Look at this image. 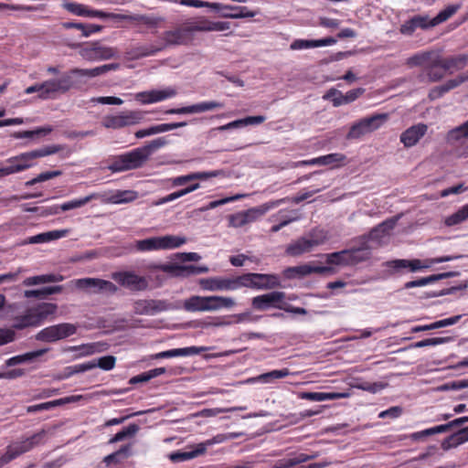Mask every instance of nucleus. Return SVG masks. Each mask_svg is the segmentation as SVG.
Returning <instances> with one entry per match:
<instances>
[{
	"label": "nucleus",
	"instance_id": "40",
	"mask_svg": "<svg viewBox=\"0 0 468 468\" xmlns=\"http://www.w3.org/2000/svg\"><path fill=\"white\" fill-rule=\"evenodd\" d=\"M446 142L449 144L463 143L468 139V120L463 123L451 129L446 134Z\"/></svg>",
	"mask_w": 468,
	"mask_h": 468
},
{
	"label": "nucleus",
	"instance_id": "21",
	"mask_svg": "<svg viewBox=\"0 0 468 468\" xmlns=\"http://www.w3.org/2000/svg\"><path fill=\"white\" fill-rule=\"evenodd\" d=\"M150 270H160L174 276H188L192 274L206 273L208 268L206 266H179L176 264H151Z\"/></svg>",
	"mask_w": 468,
	"mask_h": 468
},
{
	"label": "nucleus",
	"instance_id": "18",
	"mask_svg": "<svg viewBox=\"0 0 468 468\" xmlns=\"http://www.w3.org/2000/svg\"><path fill=\"white\" fill-rule=\"evenodd\" d=\"M80 56L89 61L110 59L117 56V50L113 48L93 42L83 47L80 50Z\"/></svg>",
	"mask_w": 468,
	"mask_h": 468
},
{
	"label": "nucleus",
	"instance_id": "5",
	"mask_svg": "<svg viewBox=\"0 0 468 468\" xmlns=\"http://www.w3.org/2000/svg\"><path fill=\"white\" fill-rule=\"evenodd\" d=\"M46 436V431L41 430L40 431L33 434L32 436L26 438L20 441H15L6 447V452L0 457V468L10 463L18 456L31 451L36 446L43 443Z\"/></svg>",
	"mask_w": 468,
	"mask_h": 468
},
{
	"label": "nucleus",
	"instance_id": "28",
	"mask_svg": "<svg viewBox=\"0 0 468 468\" xmlns=\"http://www.w3.org/2000/svg\"><path fill=\"white\" fill-rule=\"evenodd\" d=\"M428 126L424 123H418L408 128L400 135V142L405 147L414 146L427 133Z\"/></svg>",
	"mask_w": 468,
	"mask_h": 468
},
{
	"label": "nucleus",
	"instance_id": "17",
	"mask_svg": "<svg viewBox=\"0 0 468 468\" xmlns=\"http://www.w3.org/2000/svg\"><path fill=\"white\" fill-rule=\"evenodd\" d=\"M285 297L284 292L272 291L253 297L251 299V306L256 311H267L271 308L282 310Z\"/></svg>",
	"mask_w": 468,
	"mask_h": 468
},
{
	"label": "nucleus",
	"instance_id": "48",
	"mask_svg": "<svg viewBox=\"0 0 468 468\" xmlns=\"http://www.w3.org/2000/svg\"><path fill=\"white\" fill-rule=\"evenodd\" d=\"M63 27L66 29L75 28L81 31L82 37H90L91 34L100 32L102 28L101 26L94 25V24H84V23H75V22H65L63 23Z\"/></svg>",
	"mask_w": 468,
	"mask_h": 468
},
{
	"label": "nucleus",
	"instance_id": "22",
	"mask_svg": "<svg viewBox=\"0 0 468 468\" xmlns=\"http://www.w3.org/2000/svg\"><path fill=\"white\" fill-rule=\"evenodd\" d=\"M186 25L190 36L194 32L225 31L230 28L229 22L210 21L204 17Z\"/></svg>",
	"mask_w": 468,
	"mask_h": 468
},
{
	"label": "nucleus",
	"instance_id": "63",
	"mask_svg": "<svg viewBox=\"0 0 468 468\" xmlns=\"http://www.w3.org/2000/svg\"><path fill=\"white\" fill-rule=\"evenodd\" d=\"M61 175V171L59 170H57V171H47V172H44V173H41L39 174L37 176L34 177L33 179L29 180V181H27L25 183V185L27 186H34L37 183H41V182H44V181H48V180H50L52 178H55L58 176Z\"/></svg>",
	"mask_w": 468,
	"mask_h": 468
},
{
	"label": "nucleus",
	"instance_id": "25",
	"mask_svg": "<svg viewBox=\"0 0 468 468\" xmlns=\"http://www.w3.org/2000/svg\"><path fill=\"white\" fill-rule=\"evenodd\" d=\"M5 163L7 165L3 166L0 162V177L7 176L16 173H19L30 168L24 154L8 158Z\"/></svg>",
	"mask_w": 468,
	"mask_h": 468
},
{
	"label": "nucleus",
	"instance_id": "1",
	"mask_svg": "<svg viewBox=\"0 0 468 468\" xmlns=\"http://www.w3.org/2000/svg\"><path fill=\"white\" fill-rule=\"evenodd\" d=\"M166 144L165 137H158L142 147L116 156L108 168L113 173L138 169L144 166L155 151Z\"/></svg>",
	"mask_w": 468,
	"mask_h": 468
},
{
	"label": "nucleus",
	"instance_id": "41",
	"mask_svg": "<svg viewBox=\"0 0 468 468\" xmlns=\"http://www.w3.org/2000/svg\"><path fill=\"white\" fill-rule=\"evenodd\" d=\"M466 441H468V426L447 437L442 441L441 448L446 451L451 448L457 447Z\"/></svg>",
	"mask_w": 468,
	"mask_h": 468
},
{
	"label": "nucleus",
	"instance_id": "9",
	"mask_svg": "<svg viewBox=\"0 0 468 468\" xmlns=\"http://www.w3.org/2000/svg\"><path fill=\"white\" fill-rule=\"evenodd\" d=\"M387 113H378L366 117L354 123L346 135L347 139H358L379 129L387 121Z\"/></svg>",
	"mask_w": 468,
	"mask_h": 468
},
{
	"label": "nucleus",
	"instance_id": "33",
	"mask_svg": "<svg viewBox=\"0 0 468 468\" xmlns=\"http://www.w3.org/2000/svg\"><path fill=\"white\" fill-rule=\"evenodd\" d=\"M106 68L104 65L99 66L93 69H72L68 72H64V74H68L70 76L71 81L75 82V87L79 85L81 81L78 79L80 78H95L100 75L105 74Z\"/></svg>",
	"mask_w": 468,
	"mask_h": 468
},
{
	"label": "nucleus",
	"instance_id": "36",
	"mask_svg": "<svg viewBox=\"0 0 468 468\" xmlns=\"http://www.w3.org/2000/svg\"><path fill=\"white\" fill-rule=\"evenodd\" d=\"M109 344L106 342H96L90 344H83L80 346H69L66 351H80L79 356H88L96 353L107 351Z\"/></svg>",
	"mask_w": 468,
	"mask_h": 468
},
{
	"label": "nucleus",
	"instance_id": "47",
	"mask_svg": "<svg viewBox=\"0 0 468 468\" xmlns=\"http://www.w3.org/2000/svg\"><path fill=\"white\" fill-rule=\"evenodd\" d=\"M63 276L60 274H42L25 279L23 284L26 286H34L44 283L58 282L63 281Z\"/></svg>",
	"mask_w": 468,
	"mask_h": 468
},
{
	"label": "nucleus",
	"instance_id": "29",
	"mask_svg": "<svg viewBox=\"0 0 468 468\" xmlns=\"http://www.w3.org/2000/svg\"><path fill=\"white\" fill-rule=\"evenodd\" d=\"M160 48L157 41L149 44H138L132 46L127 51L126 55L130 59H139L144 57L154 56L160 52Z\"/></svg>",
	"mask_w": 468,
	"mask_h": 468
},
{
	"label": "nucleus",
	"instance_id": "26",
	"mask_svg": "<svg viewBox=\"0 0 468 468\" xmlns=\"http://www.w3.org/2000/svg\"><path fill=\"white\" fill-rule=\"evenodd\" d=\"M433 27L429 16H415L400 26L399 32L405 36H411L418 28L425 30Z\"/></svg>",
	"mask_w": 468,
	"mask_h": 468
},
{
	"label": "nucleus",
	"instance_id": "27",
	"mask_svg": "<svg viewBox=\"0 0 468 468\" xmlns=\"http://www.w3.org/2000/svg\"><path fill=\"white\" fill-rule=\"evenodd\" d=\"M331 267L327 266H312L310 264H303L295 267H289L285 270V276L289 279L302 278L312 273H325L330 271Z\"/></svg>",
	"mask_w": 468,
	"mask_h": 468
},
{
	"label": "nucleus",
	"instance_id": "37",
	"mask_svg": "<svg viewBox=\"0 0 468 468\" xmlns=\"http://www.w3.org/2000/svg\"><path fill=\"white\" fill-rule=\"evenodd\" d=\"M14 321L13 327L17 330L40 324L34 307L28 308L25 314L16 316Z\"/></svg>",
	"mask_w": 468,
	"mask_h": 468
},
{
	"label": "nucleus",
	"instance_id": "51",
	"mask_svg": "<svg viewBox=\"0 0 468 468\" xmlns=\"http://www.w3.org/2000/svg\"><path fill=\"white\" fill-rule=\"evenodd\" d=\"M52 131H53L52 126L46 125V126L39 127V128H37L36 130H32V131L15 132L12 133L11 136L16 139H23V138L32 139V138H35L37 136L47 135V134L50 133Z\"/></svg>",
	"mask_w": 468,
	"mask_h": 468
},
{
	"label": "nucleus",
	"instance_id": "64",
	"mask_svg": "<svg viewBox=\"0 0 468 468\" xmlns=\"http://www.w3.org/2000/svg\"><path fill=\"white\" fill-rule=\"evenodd\" d=\"M324 98L330 100L335 107H339L345 104L344 94L336 89H330Z\"/></svg>",
	"mask_w": 468,
	"mask_h": 468
},
{
	"label": "nucleus",
	"instance_id": "16",
	"mask_svg": "<svg viewBox=\"0 0 468 468\" xmlns=\"http://www.w3.org/2000/svg\"><path fill=\"white\" fill-rule=\"evenodd\" d=\"M225 441V436L222 434H218L212 439L207 440L206 441L200 442L197 444L193 450L191 451H177L169 453L168 458L173 463H181L189 461L196 457H198L204 454L208 446H211L216 443H221Z\"/></svg>",
	"mask_w": 468,
	"mask_h": 468
},
{
	"label": "nucleus",
	"instance_id": "11",
	"mask_svg": "<svg viewBox=\"0 0 468 468\" xmlns=\"http://www.w3.org/2000/svg\"><path fill=\"white\" fill-rule=\"evenodd\" d=\"M76 332V325L62 323L43 328L35 335V338L40 342L54 343L73 335Z\"/></svg>",
	"mask_w": 468,
	"mask_h": 468
},
{
	"label": "nucleus",
	"instance_id": "7",
	"mask_svg": "<svg viewBox=\"0 0 468 468\" xmlns=\"http://www.w3.org/2000/svg\"><path fill=\"white\" fill-rule=\"evenodd\" d=\"M326 239L327 237L324 231L313 230L308 235L291 243L287 247L286 252L291 256H299L310 252L317 246L324 244Z\"/></svg>",
	"mask_w": 468,
	"mask_h": 468
},
{
	"label": "nucleus",
	"instance_id": "42",
	"mask_svg": "<svg viewBox=\"0 0 468 468\" xmlns=\"http://www.w3.org/2000/svg\"><path fill=\"white\" fill-rule=\"evenodd\" d=\"M291 375L288 368H282L279 370H272L267 373H263L256 378H251L247 380L248 383H255L257 381L263 383H271L276 379L283 378Z\"/></svg>",
	"mask_w": 468,
	"mask_h": 468
},
{
	"label": "nucleus",
	"instance_id": "58",
	"mask_svg": "<svg viewBox=\"0 0 468 468\" xmlns=\"http://www.w3.org/2000/svg\"><path fill=\"white\" fill-rule=\"evenodd\" d=\"M468 219V204L462 207L455 213L449 216L445 219V224L447 226H454L458 225Z\"/></svg>",
	"mask_w": 468,
	"mask_h": 468
},
{
	"label": "nucleus",
	"instance_id": "44",
	"mask_svg": "<svg viewBox=\"0 0 468 468\" xmlns=\"http://www.w3.org/2000/svg\"><path fill=\"white\" fill-rule=\"evenodd\" d=\"M137 192L133 190L116 191L105 198V202L112 204H126L135 200Z\"/></svg>",
	"mask_w": 468,
	"mask_h": 468
},
{
	"label": "nucleus",
	"instance_id": "38",
	"mask_svg": "<svg viewBox=\"0 0 468 468\" xmlns=\"http://www.w3.org/2000/svg\"><path fill=\"white\" fill-rule=\"evenodd\" d=\"M63 147L58 144L48 145L30 152L23 153L30 167L34 165V160L37 158L48 156L59 152Z\"/></svg>",
	"mask_w": 468,
	"mask_h": 468
},
{
	"label": "nucleus",
	"instance_id": "3",
	"mask_svg": "<svg viewBox=\"0 0 468 468\" xmlns=\"http://www.w3.org/2000/svg\"><path fill=\"white\" fill-rule=\"evenodd\" d=\"M74 86L75 82L71 81L70 76L63 73L58 79L48 80L27 87L25 93L37 92V98L41 100L56 99L58 95L68 92Z\"/></svg>",
	"mask_w": 468,
	"mask_h": 468
},
{
	"label": "nucleus",
	"instance_id": "61",
	"mask_svg": "<svg viewBox=\"0 0 468 468\" xmlns=\"http://www.w3.org/2000/svg\"><path fill=\"white\" fill-rule=\"evenodd\" d=\"M95 367H100L102 370L109 371L114 368L116 364V357L114 356H105L98 359L91 360Z\"/></svg>",
	"mask_w": 468,
	"mask_h": 468
},
{
	"label": "nucleus",
	"instance_id": "43",
	"mask_svg": "<svg viewBox=\"0 0 468 468\" xmlns=\"http://www.w3.org/2000/svg\"><path fill=\"white\" fill-rule=\"evenodd\" d=\"M348 396L347 393H338V392H303L301 394V399H308L312 401H325L332 400L336 399L346 398Z\"/></svg>",
	"mask_w": 468,
	"mask_h": 468
},
{
	"label": "nucleus",
	"instance_id": "14",
	"mask_svg": "<svg viewBox=\"0 0 468 468\" xmlns=\"http://www.w3.org/2000/svg\"><path fill=\"white\" fill-rule=\"evenodd\" d=\"M200 287L208 292H230L240 289V275L236 277H211L199 280Z\"/></svg>",
	"mask_w": 468,
	"mask_h": 468
},
{
	"label": "nucleus",
	"instance_id": "45",
	"mask_svg": "<svg viewBox=\"0 0 468 468\" xmlns=\"http://www.w3.org/2000/svg\"><path fill=\"white\" fill-rule=\"evenodd\" d=\"M461 318H462V315H455L452 317L436 321L430 324L415 326L412 328V332L417 333V332L434 330V329H438V328H441V327L453 325V324H457Z\"/></svg>",
	"mask_w": 468,
	"mask_h": 468
},
{
	"label": "nucleus",
	"instance_id": "34",
	"mask_svg": "<svg viewBox=\"0 0 468 468\" xmlns=\"http://www.w3.org/2000/svg\"><path fill=\"white\" fill-rule=\"evenodd\" d=\"M336 43V39L334 37H325L323 39H296L294 40L290 48L292 50H299V49H306V48H319L324 46H331Z\"/></svg>",
	"mask_w": 468,
	"mask_h": 468
},
{
	"label": "nucleus",
	"instance_id": "57",
	"mask_svg": "<svg viewBox=\"0 0 468 468\" xmlns=\"http://www.w3.org/2000/svg\"><path fill=\"white\" fill-rule=\"evenodd\" d=\"M140 430L139 426L135 423L130 424L129 426L123 428L122 431L117 432L112 438L110 439L109 443H115L118 441H122L127 438H131L134 436L138 431Z\"/></svg>",
	"mask_w": 468,
	"mask_h": 468
},
{
	"label": "nucleus",
	"instance_id": "35",
	"mask_svg": "<svg viewBox=\"0 0 468 468\" xmlns=\"http://www.w3.org/2000/svg\"><path fill=\"white\" fill-rule=\"evenodd\" d=\"M49 348H42L22 355L15 356L5 361L6 367H14L19 364H29L35 362L37 358L46 354Z\"/></svg>",
	"mask_w": 468,
	"mask_h": 468
},
{
	"label": "nucleus",
	"instance_id": "32",
	"mask_svg": "<svg viewBox=\"0 0 468 468\" xmlns=\"http://www.w3.org/2000/svg\"><path fill=\"white\" fill-rule=\"evenodd\" d=\"M397 221L398 218H391L383 221L369 232L368 238L371 240L381 243L383 239L389 236L390 231L395 228Z\"/></svg>",
	"mask_w": 468,
	"mask_h": 468
},
{
	"label": "nucleus",
	"instance_id": "13",
	"mask_svg": "<svg viewBox=\"0 0 468 468\" xmlns=\"http://www.w3.org/2000/svg\"><path fill=\"white\" fill-rule=\"evenodd\" d=\"M179 3L182 5L192 6V7H210L214 10L219 11V9H239V14H221L222 17L226 18H246V17H254L255 12L250 11L247 6H239V5H222L219 3H208L201 0H179Z\"/></svg>",
	"mask_w": 468,
	"mask_h": 468
},
{
	"label": "nucleus",
	"instance_id": "39",
	"mask_svg": "<svg viewBox=\"0 0 468 468\" xmlns=\"http://www.w3.org/2000/svg\"><path fill=\"white\" fill-rule=\"evenodd\" d=\"M442 69L452 72L454 70H461L468 64V55L460 54L457 56L441 58Z\"/></svg>",
	"mask_w": 468,
	"mask_h": 468
},
{
	"label": "nucleus",
	"instance_id": "10",
	"mask_svg": "<svg viewBox=\"0 0 468 468\" xmlns=\"http://www.w3.org/2000/svg\"><path fill=\"white\" fill-rule=\"evenodd\" d=\"M146 112L126 111L116 115H107L102 120V125L108 129H122L140 123L144 120Z\"/></svg>",
	"mask_w": 468,
	"mask_h": 468
},
{
	"label": "nucleus",
	"instance_id": "59",
	"mask_svg": "<svg viewBox=\"0 0 468 468\" xmlns=\"http://www.w3.org/2000/svg\"><path fill=\"white\" fill-rule=\"evenodd\" d=\"M460 5H448L445 9L441 10L435 17L431 19V24L435 27L446 21L452 16H453L458 11Z\"/></svg>",
	"mask_w": 468,
	"mask_h": 468
},
{
	"label": "nucleus",
	"instance_id": "30",
	"mask_svg": "<svg viewBox=\"0 0 468 468\" xmlns=\"http://www.w3.org/2000/svg\"><path fill=\"white\" fill-rule=\"evenodd\" d=\"M208 346H188L183 348L170 349L157 353L154 356V358H170L175 356H190L199 355L202 352L209 350Z\"/></svg>",
	"mask_w": 468,
	"mask_h": 468
},
{
	"label": "nucleus",
	"instance_id": "15",
	"mask_svg": "<svg viewBox=\"0 0 468 468\" xmlns=\"http://www.w3.org/2000/svg\"><path fill=\"white\" fill-rule=\"evenodd\" d=\"M190 40L191 36L185 25L163 32L156 41L162 51L170 47L186 45Z\"/></svg>",
	"mask_w": 468,
	"mask_h": 468
},
{
	"label": "nucleus",
	"instance_id": "56",
	"mask_svg": "<svg viewBox=\"0 0 468 468\" xmlns=\"http://www.w3.org/2000/svg\"><path fill=\"white\" fill-rule=\"evenodd\" d=\"M350 264H356L358 262L367 260L370 256L369 248L367 245H363L359 248L350 249Z\"/></svg>",
	"mask_w": 468,
	"mask_h": 468
},
{
	"label": "nucleus",
	"instance_id": "62",
	"mask_svg": "<svg viewBox=\"0 0 468 468\" xmlns=\"http://www.w3.org/2000/svg\"><path fill=\"white\" fill-rule=\"evenodd\" d=\"M468 388V378L444 383L436 388L437 391L459 390Z\"/></svg>",
	"mask_w": 468,
	"mask_h": 468
},
{
	"label": "nucleus",
	"instance_id": "6",
	"mask_svg": "<svg viewBox=\"0 0 468 468\" xmlns=\"http://www.w3.org/2000/svg\"><path fill=\"white\" fill-rule=\"evenodd\" d=\"M186 242V239L184 237L165 235L162 237H152L145 239L137 240L135 243V248L139 251L172 250L179 248Z\"/></svg>",
	"mask_w": 468,
	"mask_h": 468
},
{
	"label": "nucleus",
	"instance_id": "2",
	"mask_svg": "<svg viewBox=\"0 0 468 468\" xmlns=\"http://www.w3.org/2000/svg\"><path fill=\"white\" fill-rule=\"evenodd\" d=\"M236 305L234 298L219 295H193L184 301V309L187 312H217L231 309Z\"/></svg>",
	"mask_w": 468,
	"mask_h": 468
},
{
	"label": "nucleus",
	"instance_id": "54",
	"mask_svg": "<svg viewBox=\"0 0 468 468\" xmlns=\"http://www.w3.org/2000/svg\"><path fill=\"white\" fill-rule=\"evenodd\" d=\"M39 323H43L49 315L56 313L58 306L51 303H42L34 307Z\"/></svg>",
	"mask_w": 468,
	"mask_h": 468
},
{
	"label": "nucleus",
	"instance_id": "20",
	"mask_svg": "<svg viewBox=\"0 0 468 468\" xmlns=\"http://www.w3.org/2000/svg\"><path fill=\"white\" fill-rule=\"evenodd\" d=\"M173 308L172 303L165 300H139L134 303L133 312L141 315H154Z\"/></svg>",
	"mask_w": 468,
	"mask_h": 468
},
{
	"label": "nucleus",
	"instance_id": "46",
	"mask_svg": "<svg viewBox=\"0 0 468 468\" xmlns=\"http://www.w3.org/2000/svg\"><path fill=\"white\" fill-rule=\"evenodd\" d=\"M132 455V446L131 444H126L122 446L118 451L105 456L103 458V463L106 465H110L112 463H121L122 461L127 459Z\"/></svg>",
	"mask_w": 468,
	"mask_h": 468
},
{
	"label": "nucleus",
	"instance_id": "53",
	"mask_svg": "<svg viewBox=\"0 0 468 468\" xmlns=\"http://www.w3.org/2000/svg\"><path fill=\"white\" fill-rule=\"evenodd\" d=\"M325 258L328 264L349 265L351 261L349 250L326 254Z\"/></svg>",
	"mask_w": 468,
	"mask_h": 468
},
{
	"label": "nucleus",
	"instance_id": "52",
	"mask_svg": "<svg viewBox=\"0 0 468 468\" xmlns=\"http://www.w3.org/2000/svg\"><path fill=\"white\" fill-rule=\"evenodd\" d=\"M61 291H62V286H60V285L49 286V287H45V288L37 289V290H27V291H25L24 295L27 298L34 297V298L43 299V298H46L48 295L58 293Z\"/></svg>",
	"mask_w": 468,
	"mask_h": 468
},
{
	"label": "nucleus",
	"instance_id": "24",
	"mask_svg": "<svg viewBox=\"0 0 468 468\" xmlns=\"http://www.w3.org/2000/svg\"><path fill=\"white\" fill-rule=\"evenodd\" d=\"M224 104L218 101H203L190 106L181 107L177 109H170L165 112L167 114H190L199 113L215 109H221Z\"/></svg>",
	"mask_w": 468,
	"mask_h": 468
},
{
	"label": "nucleus",
	"instance_id": "31",
	"mask_svg": "<svg viewBox=\"0 0 468 468\" xmlns=\"http://www.w3.org/2000/svg\"><path fill=\"white\" fill-rule=\"evenodd\" d=\"M65 8L69 13L80 16L99 18H108L111 16V14L101 10L90 9L87 5L78 3H68L65 5Z\"/></svg>",
	"mask_w": 468,
	"mask_h": 468
},
{
	"label": "nucleus",
	"instance_id": "4",
	"mask_svg": "<svg viewBox=\"0 0 468 468\" xmlns=\"http://www.w3.org/2000/svg\"><path fill=\"white\" fill-rule=\"evenodd\" d=\"M288 198H281L261 204L258 207L238 212L229 217V225L234 228H241L247 224L256 221L264 216L268 211L284 204Z\"/></svg>",
	"mask_w": 468,
	"mask_h": 468
},
{
	"label": "nucleus",
	"instance_id": "55",
	"mask_svg": "<svg viewBox=\"0 0 468 468\" xmlns=\"http://www.w3.org/2000/svg\"><path fill=\"white\" fill-rule=\"evenodd\" d=\"M434 55L435 53L431 51L417 53L407 59V64L410 67L423 66L424 68Z\"/></svg>",
	"mask_w": 468,
	"mask_h": 468
},
{
	"label": "nucleus",
	"instance_id": "23",
	"mask_svg": "<svg viewBox=\"0 0 468 468\" xmlns=\"http://www.w3.org/2000/svg\"><path fill=\"white\" fill-rule=\"evenodd\" d=\"M112 278L122 286L132 290H144L147 287L146 280L144 277L138 276L133 271L113 272Z\"/></svg>",
	"mask_w": 468,
	"mask_h": 468
},
{
	"label": "nucleus",
	"instance_id": "60",
	"mask_svg": "<svg viewBox=\"0 0 468 468\" xmlns=\"http://www.w3.org/2000/svg\"><path fill=\"white\" fill-rule=\"evenodd\" d=\"M452 340H453V338L451 336L427 338V339L414 343L412 345V347L420 348V347H425V346H438V345L449 343Z\"/></svg>",
	"mask_w": 468,
	"mask_h": 468
},
{
	"label": "nucleus",
	"instance_id": "49",
	"mask_svg": "<svg viewBox=\"0 0 468 468\" xmlns=\"http://www.w3.org/2000/svg\"><path fill=\"white\" fill-rule=\"evenodd\" d=\"M388 267L399 270L402 268H410L411 271H419L422 268H427L431 264L421 265V261L420 260H394L387 262Z\"/></svg>",
	"mask_w": 468,
	"mask_h": 468
},
{
	"label": "nucleus",
	"instance_id": "50",
	"mask_svg": "<svg viewBox=\"0 0 468 468\" xmlns=\"http://www.w3.org/2000/svg\"><path fill=\"white\" fill-rule=\"evenodd\" d=\"M99 194L93 193L79 199L70 200L60 205L59 209L60 211H69L71 209H76L85 206L93 199L99 198Z\"/></svg>",
	"mask_w": 468,
	"mask_h": 468
},
{
	"label": "nucleus",
	"instance_id": "8",
	"mask_svg": "<svg viewBox=\"0 0 468 468\" xmlns=\"http://www.w3.org/2000/svg\"><path fill=\"white\" fill-rule=\"evenodd\" d=\"M75 287L88 294L111 296L117 292L118 287L112 282L100 278H81L74 281Z\"/></svg>",
	"mask_w": 468,
	"mask_h": 468
},
{
	"label": "nucleus",
	"instance_id": "19",
	"mask_svg": "<svg viewBox=\"0 0 468 468\" xmlns=\"http://www.w3.org/2000/svg\"><path fill=\"white\" fill-rule=\"evenodd\" d=\"M445 71L442 69L441 58L435 54L417 76V79L420 83L438 82L444 77Z\"/></svg>",
	"mask_w": 468,
	"mask_h": 468
},
{
	"label": "nucleus",
	"instance_id": "12",
	"mask_svg": "<svg viewBox=\"0 0 468 468\" xmlns=\"http://www.w3.org/2000/svg\"><path fill=\"white\" fill-rule=\"evenodd\" d=\"M279 285V278L273 274L249 272L240 275V288L271 290Z\"/></svg>",
	"mask_w": 468,
	"mask_h": 468
}]
</instances>
